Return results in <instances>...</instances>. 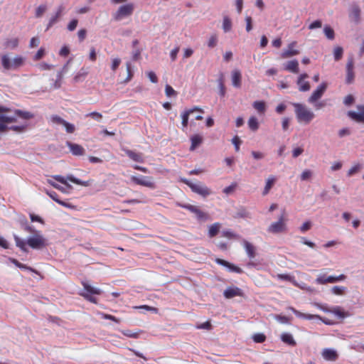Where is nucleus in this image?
Here are the masks:
<instances>
[{
    "mask_svg": "<svg viewBox=\"0 0 364 364\" xmlns=\"http://www.w3.org/2000/svg\"><path fill=\"white\" fill-rule=\"evenodd\" d=\"M354 100L353 96L352 95H348L344 98L343 103L346 106H350L354 102Z\"/></svg>",
    "mask_w": 364,
    "mask_h": 364,
    "instance_id": "obj_60",
    "label": "nucleus"
},
{
    "mask_svg": "<svg viewBox=\"0 0 364 364\" xmlns=\"http://www.w3.org/2000/svg\"><path fill=\"white\" fill-rule=\"evenodd\" d=\"M327 88V83L326 82H322L317 88L315 90L310 97L309 98L308 101L310 103H315L323 95L326 90Z\"/></svg>",
    "mask_w": 364,
    "mask_h": 364,
    "instance_id": "obj_12",
    "label": "nucleus"
},
{
    "mask_svg": "<svg viewBox=\"0 0 364 364\" xmlns=\"http://www.w3.org/2000/svg\"><path fill=\"white\" fill-rule=\"evenodd\" d=\"M134 10V5L132 3L122 5L115 13L114 18L117 21L122 20L125 17L131 16L133 14Z\"/></svg>",
    "mask_w": 364,
    "mask_h": 364,
    "instance_id": "obj_7",
    "label": "nucleus"
},
{
    "mask_svg": "<svg viewBox=\"0 0 364 364\" xmlns=\"http://www.w3.org/2000/svg\"><path fill=\"white\" fill-rule=\"evenodd\" d=\"M312 176L311 171L309 169L304 170L302 173L301 174V181H306L309 180Z\"/></svg>",
    "mask_w": 364,
    "mask_h": 364,
    "instance_id": "obj_52",
    "label": "nucleus"
},
{
    "mask_svg": "<svg viewBox=\"0 0 364 364\" xmlns=\"http://www.w3.org/2000/svg\"><path fill=\"white\" fill-rule=\"evenodd\" d=\"M288 309L290 310L291 311H292L297 317L301 318L304 319L311 320L315 317H318V316L312 315V314H306L301 313L291 306L289 307Z\"/></svg>",
    "mask_w": 364,
    "mask_h": 364,
    "instance_id": "obj_26",
    "label": "nucleus"
},
{
    "mask_svg": "<svg viewBox=\"0 0 364 364\" xmlns=\"http://www.w3.org/2000/svg\"><path fill=\"white\" fill-rule=\"evenodd\" d=\"M253 107L259 114H264L266 111V104L264 101H255L252 104Z\"/></svg>",
    "mask_w": 364,
    "mask_h": 364,
    "instance_id": "obj_30",
    "label": "nucleus"
},
{
    "mask_svg": "<svg viewBox=\"0 0 364 364\" xmlns=\"http://www.w3.org/2000/svg\"><path fill=\"white\" fill-rule=\"evenodd\" d=\"M360 9L356 4L352 5L350 11V17L358 22L360 19Z\"/></svg>",
    "mask_w": 364,
    "mask_h": 364,
    "instance_id": "obj_24",
    "label": "nucleus"
},
{
    "mask_svg": "<svg viewBox=\"0 0 364 364\" xmlns=\"http://www.w3.org/2000/svg\"><path fill=\"white\" fill-rule=\"evenodd\" d=\"M194 112H199L200 113H203V110L202 109H200V107H194L192 109H189L186 110L181 114L182 125H183V127H186L188 126L189 115L193 113Z\"/></svg>",
    "mask_w": 364,
    "mask_h": 364,
    "instance_id": "obj_19",
    "label": "nucleus"
},
{
    "mask_svg": "<svg viewBox=\"0 0 364 364\" xmlns=\"http://www.w3.org/2000/svg\"><path fill=\"white\" fill-rule=\"evenodd\" d=\"M12 262L18 267H19L20 269H27V270H29V271H31V272H34V270L30 267H28L26 266V264H23L21 262H19L17 259H12Z\"/></svg>",
    "mask_w": 364,
    "mask_h": 364,
    "instance_id": "obj_44",
    "label": "nucleus"
},
{
    "mask_svg": "<svg viewBox=\"0 0 364 364\" xmlns=\"http://www.w3.org/2000/svg\"><path fill=\"white\" fill-rule=\"evenodd\" d=\"M193 192L205 198L211 194V190L201 183H192L187 179L183 181Z\"/></svg>",
    "mask_w": 364,
    "mask_h": 364,
    "instance_id": "obj_5",
    "label": "nucleus"
},
{
    "mask_svg": "<svg viewBox=\"0 0 364 364\" xmlns=\"http://www.w3.org/2000/svg\"><path fill=\"white\" fill-rule=\"evenodd\" d=\"M53 178L58 182H60V183L65 185L68 188H71V186L68 183L67 181H70V182H72L75 184L80 185L82 186H88L90 185V181H81L80 179H78V178L74 177L73 175L67 176L66 178L60 175H55L53 176Z\"/></svg>",
    "mask_w": 364,
    "mask_h": 364,
    "instance_id": "obj_6",
    "label": "nucleus"
},
{
    "mask_svg": "<svg viewBox=\"0 0 364 364\" xmlns=\"http://www.w3.org/2000/svg\"><path fill=\"white\" fill-rule=\"evenodd\" d=\"M165 92H166V96L168 97L176 95V91L169 85H166V88H165Z\"/></svg>",
    "mask_w": 364,
    "mask_h": 364,
    "instance_id": "obj_50",
    "label": "nucleus"
},
{
    "mask_svg": "<svg viewBox=\"0 0 364 364\" xmlns=\"http://www.w3.org/2000/svg\"><path fill=\"white\" fill-rule=\"evenodd\" d=\"M297 45L296 41L290 43L287 49L284 50L281 53V58H289L299 53V50L296 48Z\"/></svg>",
    "mask_w": 364,
    "mask_h": 364,
    "instance_id": "obj_13",
    "label": "nucleus"
},
{
    "mask_svg": "<svg viewBox=\"0 0 364 364\" xmlns=\"http://www.w3.org/2000/svg\"><path fill=\"white\" fill-rule=\"evenodd\" d=\"M47 9V6L46 5H40L36 10V17L40 18L45 13Z\"/></svg>",
    "mask_w": 364,
    "mask_h": 364,
    "instance_id": "obj_43",
    "label": "nucleus"
},
{
    "mask_svg": "<svg viewBox=\"0 0 364 364\" xmlns=\"http://www.w3.org/2000/svg\"><path fill=\"white\" fill-rule=\"evenodd\" d=\"M294 107L295 108V114L299 122L309 124L314 118L315 114L314 112L309 109L306 106L299 103H294Z\"/></svg>",
    "mask_w": 364,
    "mask_h": 364,
    "instance_id": "obj_2",
    "label": "nucleus"
},
{
    "mask_svg": "<svg viewBox=\"0 0 364 364\" xmlns=\"http://www.w3.org/2000/svg\"><path fill=\"white\" fill-rule=\"evenodd\" d=\"M357 109L359 111V113L353 111H348V116L358 122L364 123V105H358Z\"/></svg>",
    "mask_w": 364,
    "mask_h": 364,
    "instance_id": "obj_14",
    "label": "nucleus"
},
{
    "mask_svg": "<svg viewBox=\"0 0 364 364\" xmlns=\"http://www.w3.org/2000/svg\"><path fill=\"white\" fill-rule=\"evenodd\" d=\"M232 28V22L230 19L225 16L223 18V28L225 32H228L231 30Z\"/></svg>",
    "mask_w": 364,
    "mask_h": 364,
    "instance_id": "obj_36",
    "label": "nucleus"
},
{
    "mask_svg": "<svg viewBox=\"0 0 364 364\" xmlns=\"http://www.w3.org/2000/svg\"><path fill=\"white\" fill-rule=\"evenodd\" d=\"M242 245L246 251V253L247 255V257L250 259V261L247 263L248 267H256L257 264L252 261V259L256 257L257 255V249L255 245H253L250 242L244 240L242 241Z\"/></svg>",
    "mask_w": 364,
    "mask_h": 364,
    "instance_id": "obj_8",
    "label": "nucleus"
},
{
    "mask_svg": "<svg viewBox=\"0 0 364 364\" xmlns=\"http://www.w3.org/2000/svg\"><path fill=\"white\" fill-rule=\"evenodd\" d=\"M14 240L16 245L19 247L23 252H28V245L32 249L41 250L48 245L46 239L38 232L33 237H28L27 241L21 239L18 236L14 235Z\"/></svg>",
    "mask_w": 364,
    "mask_h": 364,
    "instance_id": "obj_1",
    "label": "nucleus"
},
{
    "mask_svg": "<svg viewBox=\"0 0 364 364\" xmlns=\"http://www.w3.org/2000/svg\"><path fill=\"white\" fill-rule=\"evenodd\" d=\"M323 358L326 360L335 361L337 360L338 355L336 350L330 348H325L322 352Z\"/></svg>",
    "mask_w": 364,
    "mask_h": 364,
    "instance_id": "obj_20",
    "label": "nucleus"
},
{
    "mask_svg": "<svg viewBox=\"0 0 364 364\" xmlns=\"http://www.w3.org/2000/svg\"><path fill=\"white\" fill-rule=\"evenodd\" d=\"M223 295L226 299H232L235 296H242L243 291L237 287H230L224 291Z\"/></svg>",
    "mask_w": 364,
    "mask_h": 364,
    "instance_id": "obj_15",
    "label": "nucleus"
},
{
    "mask_svg": "<svg viewBox=\"0 0 364 364\" xmlns=\"http://www.w3.org/2000/svg\"><path fill=\"white\" fill-rule=\"evenodd\" d=\"M220 228L219 223H215L209 227L208 235L210 237H213L218 235Z\"/></svg>",
    "mask_w": 364,
    "mask_h": 364,
    "instance_id": "obj_31",
    "label": "nucleus"
},
{
    "mask_svg": "<svg viewBox=\"0 0 364 364\" xmlns=\"http://www.w3.org/2000/svg\"><path fill=\"white\" fill-rule=\"evenodd\" d=\"M346 288L344 287L335 286L332 288V292L336 295H343Z\"/></svg>",
    "mask_w": 364,
    "mask_h": 364,
    "instance_id": "obj_48",
    "label": "nucleus"
},
{
    "mask_svg": "<svg viewBox=\"0 0 364 364\" xmlns=\"http://www.w3.org/2000/svg\"><path fill=\"white\" fill-rule=\"evenodd\" d=\"M236 186H237V184L235 183H233L231 185H230L229 186L225 187L223 189V193H225V194L228 195V194L232 193L235 191Z\"/></svg>",
    "mask_w": 364,
    "mask_h": 364,
    "instance_id": "obj_58",
    "label": "nucleus"
},
{
    "mask_svg": "<svg viewBox=\"0 0 364 364\" xmlns=\"http://www.w3.org/2000/svg\"><path fill=\"white\" fill-rule=\"evenodd\" d=\"M63 125L65 127L66 132L69 134L73 133L75 130V126L73 124H70L66 121H65Z\"/></svg>",
    "mask_w": 364,
    "mask_h": 364,
    "instance_id": "obj_53",
    "label": "nucleus"
},
{
    "mask_svg": "<svg viewBox=\"0 0 364 364\" xmlns=\"http://www.w3.org/2000/svg\"><path fill=\"white\" fill-rule=\"evenodd\" d=\"M126 154L133 161L142 163L144 162V159L142 154L137 153L134 151L129 149H124Z\"/></svg>",
    "mask_w": 364,
    "mask_h": 364,
    "instance_id": "obj_21",
    "label": "nucleus"
},
{
    "mask_svg": "<svg viewBox=\"0 0 364 364\" xmlns=\"http://www.w3.org/2000/svg\"><path fill=\"white\" fill-rule=\"evenodd\" d=\"M100 315L101 316L102 318L111 320L117 323H120V321H121V320L119 318H118L112 315H110V314H107L105 313H100Z\"/></svg>",
    "mask_w": 364,
    "mask_h": 364,
    "instance_id": "obj_39",
    "label": "nucleus"
},
{
    "mask_svg": "<svg viewBox=\"0 0 364 364\" xmlns=\"http://www.w3.org/2000/svg\"><path fill=\"white\" fill-rule=\"evenodd\" d=\"M246 21V31L247 32H250L252 29V19L250 16H247L245 18Z\"/></svg>",
    "mask_w": 364,
    "mask_h": 364,
    "instance_id": "obj_61",
    "label": "nucleus"
},
{
    "mask_svg": "<svg viewBox=\"0 0 364 364\" xmlns=\"http://www.w3.org/2000/svg\"><path fill=\"white\" fill-rule=\"evenodd\" d=\"M242 75L238 70H235L232 73V84L235 87L241 86Z\"/></svg>",
    "mask_w": 364,
    "mask_h": 364,
    "instance_id": "obj_25",
    "label": "nucleus"
},
{
    "mask_svg": "<svg viewBox=\"0 0 364 364\" xmlns=\"http://www.w3.org/2000/svg\"><path fill=\"white\" fill-rule=\"evenodd\" d=\"M311 228V223L310 221H306L303 223V225L300 227V230L301 232H305L310 230Z\"/></svg>",
    "mask_w": 364,
    "mask_h": 364,
    "instance_id": "obj_59",
    "label": "nucleus"
},
{
    "mask_svg": "<svg viewBox=\"0 0 364 364\" xmlns=\"http://www.w3.org/2000/svg\"><path fill=\"white\" fill-rule=\"evenodd\" d=\"M277 178L274 176H270L266 181V184L264 188L262 195L266 196L269 193L272 186L274 185Z\"/></svg>",
    "mask_w": 364,
    "mask_h": 364,
    "instance_id": "obj_22",
    "label": "nucleus"
},
{
    "mask_svg": "<svg viewBox=\"0 0 364 364\" xmlns=\"http://www.w3.org/2000/svg\"><path fill=\"white\" fill-rule=\"evenodd\" d=\"M218 86H219V89H220L219 93H220V96L224 97L225 95V85H224L225 79H224V76L223 74H220V75L218 80Z\"/></svg>",
    "mask_w": 364,
    "mask_h": 364,
    "instance_id": "obj_32",
    "label": "nucleus"
},
{
    "mask_svg": "<svg viewBox=\"0 0 364 364\" xmlns=\"http://www.w3.org/2000/svg\"><path fill=\"white\" fill-rule=\"evenodd\" d=\"M14 113L17 117H18L21 119H30L33 118V117H34V115L31 112H27V111H23L21 109H16L14 111Z\"/></svg>",
    "mask_w": 364,
    "mask_h": 364,
    "instance_id": "obj_28",
    "label": "nucleus"
},
{
    "mask_svg": "<svg viewBox=\"0 0 364 364\" xmlns=\"http://www.w3.org/2000/svg\"><path fill=\"white\" fill-rule=\"evenodd\" d=\"M66 145L73 155L82 156L85 154V150L81 145L70 141H67Z\"/></svg>",
    "mask_w": 364,
    "mask_h": 364,
    "instance_id": "obj_17",
    "label": "nucleus"
},
{
    "mask_svg": "<svg viewBox=\"0 0 364 364\" xmlns=\"http://www.w3.org/2000/svg\"><path fill=\"white\" fill-rule=\"evenodd\" d=\"M217 43H218L217 36L215 34H213L210 37V38L208 41V46L209 48H214L215 46H216Z\"/></svg>",
    "mask_w": 364,
    "mask_h": 364,
    "instance_id": "obj_46",
    "label": "nucleus"
},
{
    "mask_svg": "<svg viewBox=\"0 0 364 364\" xmlns=\"http://www.w3.org/2000/svg\"><path fill=\"white\" fill-rule=\"evenodd\" d=\"M24 58L21 56H16L13 59V65L19 67L23 65Z\"/></svg>",
    "mask_w": 364,
    "mask_h": 364,
    "instance_id": "obj_49",
    "label": "nucleus"
},
{
    "mask_svg": "<svg viewBox=\"0 0 364 364\" xmlns=\"http://www.w3.org/2000/svg\"><path fill=\"white\" fill-rule=\"evenodd\" d=\"M58 204L62 205V206H63V207H65L67 208L71 209V210H75L76 209V205L72 204L68 200L64 201V200H61L59 202Z\"/></svg>",
    "mask_w": 364,
    "mask_h": 364,
    "instance_id": "obj_54",
    "label": "nucleus"
},
{
    "mask_svg": "<svg viewBox=\"0 0 364 364\" xmlns=\"http://www.w3.org/2000/svg\"><path fill=\"white\" fill-rule=\"evenodd\" d=\"M323 32L326 38L329 40H333L335 38V33L333 29L329 26H326L323 28Z\"/></svg>",
    "mask_w": 364,
    "mask_h": 364,
    "instance_id": "obj_35",
    "label": "nucleus"
},
{
    "mask_svg": "<svg viewBox=\"0 0 364 364\" xmlns=\"http://www.w3.org/2000/svg\"><path fill=\"white\" fill-rule=\"evenodd\" d=\"M45 54V50L43 48H41L38 52L36 53V55L33 57L34 60H38L43 58V56Z\"/></svg>",
    "mask_w": 364,
    "mask_h": 364,
    "instance_id": "obj_63",
    "label": "nucleus"
},
{
    "mask_svg": "<svg viewBox=\"0 0 364 364\" xmlns=\"http://www.w3.org/2000/svg\"><path fill=\"white\" fill-rule=\"evenodd\" d=\"M287 218L285 215V211L279 216L277 222L272 223L267 229V231L272 234H278L285 232L287 230Z\"/></svg>",
    "mask_w": 364,
    "mask_h": 364,
    "instance_id": "obj_4",
    "label": "nucleus"
},
{
    "mask_svg": "<svg viewBox=\"0 0 364 364\" xmlns=\"http://www.w3.org/2000/svg\"><path fill=\"white\" fill-rule=\"evenodd\" d=\"M355 78V73L353 72V70H348L346 77V82L347 84H350L353 82Z\"/></svg>",
    "mask_w": 364,
    "mask_h": 364,
    "instance_id": "obj_41",
    "label": "nucleus"
},
{
    "mask_svg": "<svg viewBox=\"0 0 364 364\" xmlns=\"http://www.w3.org/2000/svg\"><path fill=\"white\" fill-rule=\"evenodd\" d=\"M321 26H322L321 21L320 20H316V21H314V22H312L309 25V28L312 30V29L321 28Z\"/></svg>",
    "mask_w": 364,
    "mask_h": 364,
    "instance_id": "obj_64",
    "label": "nucleus"
},
{
    "mask_svg": "<svg viewBox=\"0 0 364 364\" xmlns=\"http://www.w3.org/2000/svg\"><path fill=\"white\" fill-rule=\"evenodd\" d=\"M232 142L235 146V151H238L240 150V145L242 143L240 139L237 136H235L232 138Z\"/></svg>",
    "mask_w": 364,
    "mask_h": 364,
    "instance_id": "obj_57",
    "label": "nucleus"
},
{
    "mask_svg": "<svg viewBox=\"0 0 364 364\" xmlns=\"http://www.w3.org/2000/svg\"><path fill=\"white\" fill-rule=\"evenodd\" d=\"M306 78H308V75L306 74H303L301 75L297 80L299 89L301 92H306L310 90V84L309 81L306 80Z\"/></svg>",
    "mask_w": 364,
    "mask_h": 364,
    "instance_id": "obj_18",
    "label": "nucleus"
},
{
    "mask_svg": "<svg viewBox=\"0 0 364 364\" xmlns=\"http://www.w3.org/2000/svg\"><path fill=\"white\" fill-rule=\"evenodd\" d=\"M178 205L196 214L198 220H199L205 221L209 219L208 213L202 211L196 205L191 204H178Z\"/></svg>",
    "mask_w": 364,
    "mask_h": 364,
    "instance_id": "obj_9",
    "label": "nucleus"
},
{
    "mask_svg": "<svg viewBox=\"0 0 364 364\" xmlns=\"http://www.w3.org/2000/svg\"><path fill=\"white\" fill-rule=\"evenodd\" d=\"M215 262L220 265H222V266H224V267L228 268L230 272H236L238 274H241L243 272L240 267H239L226 260H224L223 259L217 258L215 259Z\"/></svg>",
    "mask_w": 364,
    "mask_h": 364,
    "instance_id": "obj_16",
    "label": "nucleus"
},
{
    "mask_svg": "<svg viewBox=\"0 0 364 364\" xmlns=\"http://www.w3.org/2000/svg\"><path fill=\"white\" fill-rule=\"evenodd\" d=\"M131 180L132 182L137 185L146 186L151 188H155V184L153 181V179L151 177L149 176H141L139 177L133 176L131 177Z\"/></svg>",
    "mask_w": 364,
    "mask_h": 364,
    "instance_id": "obj_11",
    "label": "nucleus"
},
{
    "mask_svg": "<svg viewBox=\"0 0 364 364\" xmlns=\"http://www.w3.org/2000/svg\"><path fill=\"white\" fill-rule=\"evenodd\" d=\"M281 339L284 343L292 346H294L296 344L292 335L288 333H282L281 336Z\"/></svg>",
    "mask_w": 364,
    "mask_h": 364,
    "instance_id": "obj_27",
    "label": "nucleus"
},
{
    "mask_svg": "<svg viewBox=\"0 0 364 364\" xmlns=\"http://www.w3.org/2000/svg\"><path fill=\"white\" fill-rule=\"evenodd\" d=\"M223 237L228 239H239L240 236L231 230H224L222 232Z\"/></svg>",
    "mask_w": 364,
    "mask_h": 364,
    "instance_id": "obj_37",
    "label": "nucleus"
},
{
    "mask_svg": "<svg viewBox=\"0 0 364 364\" xmlns=\"http://www.w3.org/2000/svg\"><path fill=\"white\" fill-rule=\"evenodd\" d=\"M50 120L54 124H63L65 121L63 118H61L60 117L58 116V115H52L50 117Z\"/></svg>",
    "mask_w": 364,
    "mask_h": 364,
    "instance_id": "obj_51",
    "label": "nucleus"
},
{
    "mask_svg": "<svg viewBox=\"0 0 364 364\" xmlns=\"http://www.w3.org/2000/svg\"><path fill=\"white\" fill-rule=\"evenodd\" d=\"M252 338L255 343H261L265 341L266 336L263 333H256L253 336Z\"/></svg>",
    "mask_w": 364,
    "mask_h": 364,
    "instance_id": "obj_42",
    "label": "nucleus"
},
{
    "mask_svg": "<svg viewBox=\"0 0 364 364\" xmlns=\"http://www.w3.org/2000/svg\"><path fill=\"white\" fill-rule=\"evenodd\" d=\"M135 309H144L149 311H152L155 314L158 313V309L156 307L150 306L148 305L136 306L133 307Z\"/></svg>",
    "mask_w": 364,
    "mask_h": 364,
    "instance_id": "obj_38",
    "label": "nucleus"
},
{
    "mask_svg": "<svg viewBox=\"0 0 364 364\" xmlns=\"http://www.w3.org/2000/svg\"><path fill=\"white\" fill-rule=\"evenodd\" d=\"M361 168V166L360 164H356L355 166H353V167H351L348 171V176H353V174H355V173H357Z\"/></svg>",
    "mask_w": 364,
    "mask_h": 364,
    "instance_id": "obj_56",
    "label": "nucleus"
},
{
    "mask_svg": "<svg viewBox=\"0 0 364 364\" xmlns=\"http://www.w3.org/2000/svg\"><path fill=\"white\" fill-rule=\"evenodd\" d=\"M87 34V31L85 29H80L77 32V37L80 42H82L85 40Z\"/></svg>",
    "mask_w": 364,
    "mask_h": 364,
    "instance_id": "obj_62",
    "label": "nucleus"
},
{
    "mask_svg": "<svg viewBox=\"0 0 364 364\" xmlns=\"http://www.w3.org/2000/svg\"><path fill=\"white\" fill-rule=\"evenodd\" d=\"M248 126L252 131H256L259 128V124L255 117H251L248 120Z\"/></svg>",
    "mask_w": 364,
    "mask_h": 364,
    "instance_id": "obj_34",
    "label": "nucleus"
},
{
    "mask_svg": "<svg viewBox=\"0 0 364 364\" xmlns=\"http://www.w3.org/2000/svg\"><path fill=\"white\" fill-rule=\"evenodd\" d=\"M81 284L84 288V291L81 292L80 295L91 303L97 304V299L92 295H100L102 292V290L92 287L86 282H82Z\"/></svg>",
    "mask_w": 364,
    "mask_h": 364,
    "instance_id": "obj_3",
    "label": "nucleus"
},
{
    "mask_svg": "<svg viewBox=\"0 0 364 364\" xmlns=\"http://www.w3.org/2000/svg\"><path fill=\"white\" fill-rule=\"evenodd\" d=\"M191 151L195 150L203 142V137L199 134H194L191 137Z\"/></svg>",
    "mask_w": 364,
    "mask_h": 364,
    "instance_id": "obj_23",
    "label": "nucleus"
},
{
    "mask_svg": "<svg viewBox=\"0 0 364 364\" xmlns=\"http://www.w3.org/2000/svg\"><path fill=\"white\" fill-rule=\"evenodd\" d=\"M346 276L344 274H340L339 276H326V274H322L318 276L316 281L318 284H326L327 283H335L339 281H343L346 279Z\"/></svg>",
    "mask_w": 364,
    "mask_h": 364,
    "instance_id": "obj_10",
    "label": "nucleus"
},
{
    "mask_svg": "<svg viewBox=\"0 0 364 364\" xmlns=\"http://www.w3.org/2000/svg\"><path fill=\"white\" fill-rule=\"evenodd\" d=\"M1 63L4 68H9L11 66V59L7 55H4L1 58Z\"/></svg>",
    "mask_w": 364,
    "mask_h": 364,
    "instance_id": "obj_47",
    "label": "nucleus"
},
{
    "mask_svg": "<svg viewBox=\"0 0 364 364\" xmlns=\"http://www.w3.org/2000/svg\"><path fill=\"white\" fill-rule=\"evenodd\" d=\"M197 329H206L210 330L212 328V325L210 321H207L203 323L198 324L196 326Z\"/></svg>",
    "mask_w": 364,
    "mask_h": 364,
    "instance_id": "obj_45",
    "label": "nucleus"
},
{
    "mask_svg": "<svg viewBox=\"0 0 364 364\" xmlns=\"http://www.w3.org/2000/svg\"><path fill=\"white\" fill-rule=\"evenodd\" d=\"M121 332L124 336H125L128 338H138L139 337V336L143 333V331L137 330L136 331L133 332L132 331L127 329V330H122V331H121Z\"/></svg>",
    "mask_w": 364,
    "mask_h": 364,
    "instance_id": "obj_29",
    "label": "nucleus"
},
{
    "mask_svg": "<svg viewBox=\"0 0 364 364\" xmlns=\"http://www.w3.org/2000/svg\"><path fill=\"white\" fill-rule=\"evenodd\" d=\"M343 49L342 47L336 46L334 48L333 58H334L335 60H336V61L340 60L343 57Z\"/></svg>",
    "mask_w": 364,
    "mask_h": 364,
    "instance_id": "obj_33",
    "label": "nucleus"
},
{
    "mask_svg": "<svg viewBox=\"0 0 364 364\" xmlns=\"http://www.w3.org/2000/svg\"><path fill=\"white\" fill-rule=\"evenodd\" d=\"M46 193L56 203H59V202L61 200L59 198L58 194L55 191H46Z\"/></svg>",
    "mask_w": 364,
    "mask_h": 364,
    "instance_id": "obj_55",
    "label": "nucleus"
},
{
    "mask_svg": "<svg viewBox=\"0 0 364 364\" xmlns=\"http://www.w3.org/2000/svg\"><path fill=\"white\" fill-rule=\"evenodd\" d=\"M85 116L87 117H90L92 118L94 120L97 121V122H100L102 119V114L100 112H92L88 113Z\"/></svg>",
    "mask_w": 364,
    "mask_h": 364,
    "instance_id": "obj_40",
    "label": "nucleus"
}]
</instances>
